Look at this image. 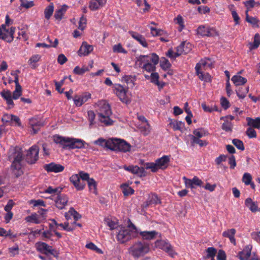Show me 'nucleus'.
<instances>
[{"label":"nucleus","mask_w":260,"mask_h":260,"mask_svg":"<svg viewBox=\"0 0 260 260\" xmlns=\"http://www.w3.org/2000/svg\"><path fill=\"white\" fill-rule=\"evenodd\" d=\"M8 159L12 161L11 169L18 178L23 174L21 161L23 158L22 149L19 147H12L8 153Z\"/></svg>","instance_id":"f257e3e1"},{"label":"nucleus","mask_w":260,"mask_h":260,"mask_svg":"<svg viewBox=\"0 0 260 260\" xmlns=\"http://www.w3.org/2000/svg\"><path fill=\"white\" fill-rule=\"evenodd\" d=\"M53 141L60 145L63 149H81L85 147L87 143L83 140L70 137H64L59 135L53 136Z\"/></svg>","instance_id":"f03ea898"},{"label":"nucleus","mask_w":260,"mask_h":260,"mask_svg":"<svg viewBox=\"0 0 260 260\" xmlns=\"http://www.w3.org/2000/svg\"><path fill=\"white\" fill-rule=\"evenodd\" d=\"M149 249V245L147 243L138 241L129 248L128 252L134 258H138L147 253Z\"/></svg>","instance_id":"7ed1b4c3"},{"label":"nucleus","mask_w":260,"mask_h":260,"mask_svg":"<svg viewBox=\"0 0 260 260\" xmlns=\"http://www.w3.org/2000/svg\"><path fill=\"white\" fill-rule=\"evenodd\" d=\"M116 232V238L117 241L121 244L137 238V232H133L128 228L121 226Z\"/></svg>","instance_id":"20e7f679"},{"label":"nucleus","mask_w":260,"mask_h":260,"mask_svg":"<svg viewBox=\"0 0 260 260\" xmlns=\"http://www.w3.org/2000/svg\"><path fill=\"white\" fill-rule=\"evenodd\" d=\"M170 160L169 156L164 155L161 158L157 159L155 160V163L147 162L146 169H151L152 172H156L158 169H165L167 168Z\"/></svg>","instance_id":"39448f33"},{"label":"nucleus","mask_w":260,"mask_h":260,"mask_svg":"<svg viewBox=\"0 0 260 260\" xmlns=\"http://www.w3.org/2000/svg\"><path fill=\"white\" fill-rule=\"evenodd\" d=\"M113 88L114 90L115 91L116 95L122 103L126 105H128L131 103V100L127 95L128 91L127 88L123 87L120 84H114Z\"/></svg>","instance_id":"423d86ee"},{"label":"nucleus","mask_w":260,"mask_h":260,"mask_svg":"<svg viewBox=\"0 0 260 260\" xmlns=\"http://www.w3.org/2000/svg\"><path fill=\"white\" fill-rule=\"evenodd\" d=\"M111 150L123 152H129L131 150V145L123 140L112 138Z\"/></svg>","instance_id":"0eeeda50"},{"label":"nucleus","mask_w":260,"mask_h":260,"mask_svg":"<svg viewBox=\"0 0 260 260\" xmlns=\"http://www.w3.org/2000/svg\"><path fill=\"white\" fill-rule=\"evenodd\" d=\"M6 25L5 23L0 26V39H2L8 43H11L14 40V34L16 27L12 26L9 30L6 28Z\"/></svg>","instance_id":"6e6552de"},{"label":"nucleus","mask_w":260,"mask_h":260,"mask_svg":"<svg viewBox=\"0 0 260 260\" xmlns=\"http://www.w3.org/2000/svg\"><path fill=\"white\" fill-rule=\"evenodd\" d=\"M197 34L203 37H214L219 34L215 27H211L206 25H201L197 29Z\"/></svg>","instance_id":"1a4fd4ad"},{"label":"nucleus","mask_w":260,"mask_h":260,"mask_svg":"<svg viewBox=\"0 0 260 260\" xmlns=\"http://www.w3.org/2000/svg\"><path fill=\"white\" fill-rule=\"evenodd\" d=\"M39 148L37 145H33L27 151L25 159L29 164H34L39 159Z\"/></svg>","instance_id":"9d476101"},{"label":"nucleus","mask_w":260,"mask_h":260,"mask_svg":"<svg viewBox=\"0 0 260 260\" xmlns=\"http://www.w3.org/2000/svg\"><path fill=\"white\" fill-rule=\"evenodd\" d=\"M155 246L159 248L166 252L168 253L169 256L174 257L177 253L174 251L171 245L164 240H157L155 242Z\"/></svg>","instance_id":"9b49d317"},{"label":"nucleus","mask_w":260,"mask_h":260,"mask_svg":"<svg viewBox=\"0 0 260 260\" xmlns=\"http://www.w3.org/2000/svg\"><path fill=\"white\" fill-rule=\"evenodd\" d=\"M91 98V94L89 92H85L79 95H75L73 98V101L76 106L81 107Z\"/></svg>","instance_id":"f8f14e48"},{"label":"nucleus","mask_w":260,"mask_h":260,"mask_svg":"<svg viewBox=\"0 0 260 260\" xmlns=\"http://www.w3.org/2000/svg\"><path fill=\"white\" fill-rule=\"evenodd\" d=\"M124 169L134 174L137 175L140 177H145L147 175V173L143 167H139L138 166H129L127 167L125 166H124Z\"/></svg>","instance_id":"ddd939ff"},{"label":"nucleus","mask_w":260,"mask_h":260,"mask_svg":"<svg viewBox=\"0 0 260 260\" xmlns=\"http://www.w3.org/2000/svg\"><path fill=\"white\" fill-rule=\"evenodd\" d=\"M43 167L47 172L59 173L63 171L64 169L63 166L54 162L45 164Z\"/></svg>","instance_id":"4468645a"},{"label":"nucleus","mask_w":260,"mask_h":260,"mask_svg":"<svg viewBox=\"0 0 260 260\" xmlns=\"http://www.w3.org/2000/svg\"><path fill=\"white\" fill-rule=\"evenodd\" d=\"M93 50L92 45L88 44L86 42H83L79 50L78 51V55L80 56L88 55Z\"/></svg>","instance_id":"2eb2a0df"},{"label":"nucleus","mask_w":260,"mask_h":260,"mask_svg":"<svg viewBox=\"0 0 260 260\" xmlns=\"http://www.w3.org/2000/svg\"><path fill=\"white\" fill-rule=\"evenodd\" d=\"M252 246L251 245L246 246L243 250L238 252V257L240 260H248L251 253Z\"/></svg>","instance_id":"dca6fc26"},{"label":"nucleus","mask_w":260,"mask_h":260,"mask_svg":"<svg viewBox=\"0 0 260 260\" xmlns=\"http://www.w3.org/2000/svg\"><path fill=\"white\" fill-rule=\"evenodd\" d=\"M68 202V198L65 194L59 193L58 194L57 199L55 201L56 206L59 209H62L67 205Z\"/></svg>","instance_id":"f3484780"},{"label":"nucleus","mask_w":260,"mask_h":260,"mask_svg":"<svg viewBox=\"0 0 260 260\" xmlns=\"http://www.w3.org/2000/svg\"><path fill=\"white\" fill-rule=\"evenodd\" d=\"M129 34L133 38L137 40L143 47H148V43L143 36L133 31H129Z\"/></svg>","instance_id":"a211bd4d"},{"label":"nucleus","mask_w":260,"mask_h":260,"mask_svg":"<svg viewBox=\"0 0 260 260\" xmlns=\"http://www.w3.org/2000/svg\"><path fill=\"white\" fill-rule=\"evenodd\" d=\"M196 74L199 76V79L206 82H210L211 81V76L208 73L204 74L200 71V64L197 63L195 67Z\"/></svg>","instance_id":"6ab92c4d"},{"label":"nucleus","mask_w":260,"mask_h":260,"mask_svg":"<svg viewBox=\"0 0 260 260\" xmlns=\"http://www.w3.org/2000/svg\"><path fill=\"white\" fill-rule=\"evenodd\" d=\"M98 113V117L110 116L112 115L111 107L108 104H104L99 109Z\"/></svg>","instance_id":"aec40b11"},{"label":"nucleus","mask_w":260,"mask_h":260,"mask_svg":"<svg viewBox=\"0 0 260 260\" xmlns=\"http://www.w3.org/2000/svg\"><path fill=\"white\" fill-rule=\"evenodd\" d=\"M113 143L112 139L108 140H105L103 138H100L94 142V144L97 145L101 146L104 148H106L110 150Z\"/></svg>","instance_id":"412c9836"},{"label":"nucleus","mask_w":260,"mask_h":260,"mask_svg":"<svg viewBox=\"0 0 260 260\" xmlns=\"http://www.w3.org/2000/svg\"><path fill=\"white\" fill-rule=\"evenodd\" d=\"M245 205L252 212H260V208L258 207L257 202H253L250 198H248L245 200Z\"/></svg>","instance_id":"4be33fe9"},{"label":"nucleus","mask_w":260,"mask_h":260,"mask_svg":"<svg viewBox=\"0 0 260 260\" xmlns=\"http://www.w3.org/2000/svg\"><path fill=\"white\" fill-rule=\"evenodd\" d=\"M236 232V231L235 229L228 230L222 233V236L223 237L228 238L230 239V242L235 245L236 244V241L235 238Z\"/></svg>","instance_id":"5701e85b"},{"label":"nucleus","mask_w":260,"mask_h":260,"mask_svg":"<svg viewBox=\"0 0 260 260\" xmlns=\"http://www.w3.org/2000/svg\"><path fill=\"white\" fill-rule=\"evenodd\" d=\"M247 121V124L248 126L254 128H260V117H256L255 118H252L251 117H247L246 118Z\"/></svg>","instance_id":"b1692460"},{"label":"nucleus","mask_w":260,"mask_h":260,"mask_svg":"<svg viewBox=\"0 0 260 260\" xmlns=\"http://www.w3.org/2000/svg\"><path fill=\"white\" fill-rule=\"evenodd\" d=\"M37 250L42 253L48 255V252L51 246H49L45 242H38L36 244Z\"/></svg>","instance_id":"393cba45"},{"label":"nucleus","mask_w":260,"mask_h":260,"mask_svg":"<svg viewBox=\"0 0 260 260\" xmlns=\"http://www.w3.org/2000/svg\"><path fill=\"white\" fill-rule=\"evenodd\" d=\"M139 233L144 240H152L154 239L158 234L155 231H139Z\"/></svg>","instance_id":"a878e982"},{"label":"nucleus","mask_w":260,"mask_h":260,"mask_svg":"<svg viewBox=\"0 0 260 260\" xmlns=\"http://www.w3.org/2000/svg\"><path fill=\"white\" fill-rule=\"evenodd\" d=\"M68 7V6L64 4L62 6L61 8L56 10L54 15V17L55 18V19L60 21L62 19L63 16L67 11Z\"/></svg>","instance_id":"bb28decb"},{"label":"nucleus","mask_w":260,"mask_h":260,"mask_svg":"<svg viewBox=\"0 0 260 260\" xmlns=\"http://www.w3.org/2000/svg\"><path fill=\"white\" fill-rule=\"evenodd\" d=\"M1 95L6 101L7 104L8 105L13 107L14 104L13 101L11 92L10 90H4L1 92Z\"/></svg>","instance_id":"cd10ccee"},{"label":"nucleus","mask_w":260,"mask_h":260,"mask_svg":"<svg viewBox=\"0 0 260 260\" xmlns=\"http://www.w3.org/2000/svg\"><path fill=\"white\" fill-rule=\"evenodd\" d=\"M174 131H180L182 132L185 129V123L181 121H174L170 123Z\"/></svg>","instance_id":"c85d7f7f"},{"label":"nucleus","mask_w":260,"mask_h":260,"mask_svg":"<svg viewBox=\"0 0 260 260\" xmlns=\"http://www.w3.org/2000/svg\"><path fill=\"white\" fill-rule=\"evenodd\" d=\"M235 86H240L244 85L247 82V79L240 75H234L231 79Z\"/></svg>","instance_id":"c756f323"},{"label":"nucleus","mask_w":260,"mask_h":260,"mask_svg":"<svg viewBox=\"0 0 260 260\" xmlns=\"http://www.w3.org/2000/svg\"><path fill=\"white\" fill-rule=\"evenodd\" d=\"M246 21L251 24L253 27H257L258 28L259 27L258 23L259 22V20L256 18L253 17H250L248 14V10L246 11Z\"/></svg>","instance_id":"7c9ffc66"},{"label":"nucleus","mask_w":260,"mask_h":260,"mask_svg":"<svg viewBox=\"0 0 260 260\" xmlns=\"http://www.w3.org/2000/svg\"><path fill=\"white\" fill-rule=\"evenodd\" d=\"M248 45H249V48L251 50L255 49L259 47L260 45V35L259 34L256 33L255 34L253 42H250Z\"/></svg>","instance_id":"2f4dec72"},{"label":"nucleus","mask_w":260,"mask_h":260,"mask_svg":"<svg viewBox=\"0 0 260 260\" xmlns=\"http://www.w3.org/2000/svg\"><path fill=\"white\" fill-rule=\"evenodd\" d=\"M54 11V5L53 3H50L44 10V13L45 18L47 20L50 19Z\"/></svg>","instance_id":"473e14b6"},{"label":"nucleus","mask_w":260,"mask_h":260,"mask_svg":"<svg viewBox=\"0 0 260 260\" xmlns=\"http://www.w3.org/2000/svg\"><path fill=\"white\" fill-rule=\"evenodd\" d=\"M193 135H191L190 136H194V137H197L198 138V139H200L203 136H207L208 135V133L203 128H200L194 129L193 131Z\"/></svg>","instance_id":"72a5a7b5"},{"label":"nucleus","mask_w":260,"mask_h":260,"mask_svg":"<svg viewBox=\"0 0 260 260\" xmlns=\"http://www.w3.org/2000/svg\"><path fill=\"white\" fill-rule=\"evenodd\" d=\"M248 91L249 87H241L236 90V92L239 99H243Z\"/></svg>","instance_id":"f704fd0d"},{"label":"nucleus","mask_w":260,"mask_h":260,"mask_svg":"<svg viewBox=\"0 0 260 260\" xmlns=\"http://www.w3.org/2000/svg\"><path fill=\"white\" fill-rule=\"evenodd\" d=\"M151 57L150 58V60L153 63V64L151 63V68L152 70V72L153 73L156 70V65L159 62V56L155 53H152L151 54Z\"/></svg>","instance_id":"c9c22d12"},{"label":"nucleus","mask_w":260,"mask_h":260,"mask_svg":"<svg viewBox=\"0 0 260 260\" xmlns=\"http://www.w3.org/2000/svg\"><path fill=\"white\" fill-rule=\"evenodd\" d=\"M121 188L122 189V192L124 196H128L134 193L135 190L134 189L126 184H122Z\"/></svg>","instance_id":"e433bc0d"},{"label":"nucleus","mask_w":260,"mask_h":260,"mask_svg":"<svg viewBox=\"0 0 260 260\" xmlns=\"http://www.w3.org/2000/svg\"><path fill=\"white\" fill-rule=\"evenodd\" d=\"M192 144H198L200 147L206 146L208 142L205 140H202L194 136H190Z\"/></svg>","instance_id":"4c0bfd02"},{"label":"nucleus","mask_w":260,"mask_h":260,"mask_svg":"<svg viewBox=\"0 0 260 260\" xmlns=\"http://www.w3.org/2000/svg\"><path fill=\"white\" fill-rule=\"evenodd\" d=\"M160 67L164 71H166L171 67V64L169 60L164 57H162L160 60Z\"/></svg>","instance_id":"58836bf2"},{"label":"nucleus","mask_w":260,"mask_h":260,"mask_svg":"<svg viewBox=\"0 0 260 260\" xmlns=\"http://www.w3.org/2000/svg\"><path fill=\"white\" fill-rule=\"evenodd\" d=\"M190 46L191 45L189 43L186 44L185 42H182L178 47H181L180 51H181V52L180 53L181 54H186L190 51Z\"/></svg>","instance_id":"ea45409f"},{"label":"nucleus","mask_w":260,"mask_h":260,"mask_svg":"<svg viewBox=\"0 0 260 260\" xmlns=\"http://www.w3.org/2000/svg\"><path fill=\"white\" fill-rule=\"evenodd\" d=\"M58 44V39L55 38L53 41V43L52 44H47L46 43H38L36 45V47H45V48H51V47H54L56 48Z\"/></svg>","instance_id":"a19ab883"},{"label":"nucleus","mask_w":260,"mask_h":260,"mask_svg":"<svg viewBox=\"0 0 260 260\" xmlns=\"http://www.w3.org/2000/svg\"><path fill=\"white\" fill-rule=\"evenodd\" d=\"M122 80H123L125 83L127 84H129L131 88H133L135 85V77H133L132 76H124L122 78Z\"/></svg>","instance_id":"79ce46f5"},{"label":"nucleus","mask_w":260,"mask_h":260,"mask_svg":"<svg viewBox=\"0 0 260 260\" xmlns=\"http://www.w3.org/2000/svg\"><path fill=\"white\" fill-rule=\"evenodd\" d=\"M89 190L93 193L96 194V182L93 178H91L87 182Z\"/></svg>","instance_id":"37998d69"},{"label":"nucleus","mask_w":260,"mask_h":260,"mask_svg":"<svg viewBox=\"0 0 260 260\" xmlns=\"http://www.w3.org/2000/svg\"><path fill=\"white\" fill-rule=\"evenodd\" d=\"M206 251L207 254L205 257V258H210L211 257H215L217 252V249L213 247H208Z\"/></svg>","instance_id":"c03bdc74"},{"label":"nucleus","mask_w":260,"mask_h":260,"mask_svg":"<svg viewBox=\"0 0 260 260\" xmlns=\"http://www.w3.org/2000/svg\"><path fill=\"white\" fill-rule=\"evenodd\" d=\"M106 224L110 228L111 230L116 229L118 230L121 226L117 225V223L110 220L109 218L105 219V220Z\"/></svg>","instance_id":"a18cd8bd"},{"label":"nucleus","mask_w":260,"mask_h":260,"mask_svg":"<svg viewBox=\"0 0 260 260\" xmlns=\"http://www.w3.org/2000/svg\"><path fill=\"white\" fill-rule=\"evenodd\" d=\"M98 117L99 120L104 123L106 126L111 125L114 122V121L110 118V116H101Z\"/></svg>","instance_id":"49530a36"},{"label":"nucleus","mask_w":260,"mask_h":260,"mask_svg":"<svg viewBox=\"0 0 260 260\" xmlns=\"http://www.w3.org/2000/svg\"><path fill=\"white\" fill-rule=\"evenodd\" d=\"M25 220L27 222H33L36 224H39L41 222L40 220L38 219L36 213L32 214L31 215L27 216L25 218Z\"/></svg>","instance_id":"de8ad7c7"},{"label":"nucleus","mask_w":260,"mask_h":260,"mask_svg":"<svg viewBox=\"0 0 260 260\" xmlns=\"http://www.w3.org/2000/svg\"><path fill=\"white\" fill-rule=\"evenodd\" d=\"M41 58L40 55L37 54L32 56L28 60V62L29 64L31 66V68L32 69H35L36 68V65L35 64L36 62H38Z\"/></svg>","instance_id":"09e8293b"},{"label":"nucleus","mask_w":260,"mask_h":260,"mask_svg":"<svg viewBox=\"0 0 260 260\" xmlns=\"http://www.w3.org/2000/svg\"><path fill=\"white\" fill-rule=\"evenodd\" d=\"M232 143L240 150L243 151L245 149L243 143L240 140L234 139L232 140Z\"/></svg>","instance_id":"8fccbe9b"},{"label":"nucleus","mask_w":260,"mask_h":260,"mask_svg":"<svg viewBox=\"0 0 260 260\" xmlns=\"http://www.w3.org/2000/svg\"><path fill=\"white\" fill-rule=\"evenodd\" d=\"M221 128L225 132H232V124L231 122L229 121L228 120H225L222 123Z\"/></svg>","instance_id":"3c124183"},{"label":"nucleus","mask_w":260,"mask_h":260,"mask_svg":"<svg viewBox=\"0 0 260 260\" xmlns=\"http://www.w3.org/2000/svg\"><path fill=\"white\" fill-rule=\"evenodd\" d=\"M149 55H141L137 58V62H139L140 67H142L143 63H146V60H149Z\"/></svg>","instance_id":"603ef678"},{"label":"nucleus","mask_w":260,"mask_h":260,"mask_svg":"<svg viewBox=\"0 0 260 260\" xmlns=\"http://www.w3.org/2000/svg\"><path fill=\"white\" fill-rule=\"evenodd\" d=\"M245 133H246V135L250 139L255 138L257 136L256 132L254 129V128L251 127L250 126H249V127L247 128Z\"/></svg>","instance_id":"864d4df0"},{"label":"nucleus","mask_w":260,"mask_h":260,"mask_svg":"<svg viewBox=\"0 0 260 260\" xmlns=\"http://www.w3.org/2000/svg\"><path fill=\"white\" fill-rule=\"evenodd\" d=\"M61 188H53L51 186H49L44 191L45 193H47L49 194H52L56 193L58 195V193H60L61 191Z\"/></svg>","instance_id":"5fc2aeb1"},{"label":"nucleus","mask_w":260,"mask_h":260,"mask_svg":"<svg viewBox=\"0 0 260 260\" xmlns=\"http://www.w3.org/2000/svg\"><path fill=\"white\" fill-rule=\"evenodd\" d=\"M38 118H31L29 119V124L32 128L33 133L34 134H37L39 131V128H36V122Z\"/></svg>","instance_id":"6e6d98bb"},{"label":"nucleus","mask_w":260,"mask_h":260,"mask_svg":"<svg viewBox=\"0 0 260 260\" xmlns=\"http://www.w3.org/2000/svg\"><path fill=\"white\" fill-rule=\"evenodd\" d=\"M98 0H91L89 2V8L91 11H95L99 9L100 5H99Z\"/></svg>","instance_id":"4d7b16f0"},{"label":"nucleus","mask_w":260,"mask_h":260,"mask_svg":"<svg viewBox=\"0 0 260 260\" xmlns=\"http://www.w3.org/2000/svg\"><path fill=\"white\" fill-rule=\"evenodd\" d=\"M150 81L151 83L154 84H158L159 82V76L158 73L153 72L150 75Z\"/></svg>","instance_id":"13d9d810"},{"label":"nucleus","mask_w":260,"mask_h":260,"mask_svg":"<svg viewBox=\"0 0 260 260\" xmlns=\"http://www.w3.org/2000/svg\"><path fill=\"white\" fill-rule=\"evenodd\" d=\"M113 51L114 52L123 53L124 54L127 53V51L122 47V45L120 44L113 46Z\"/></svg>","instance_id":"bf43d9fd"},{"label":"nucleus","mask_w":260,"mask_h":260,"mask_svg":"<svg viewBox=\"0 0 260 260\" xmlns=\"http://www.w3.org/2000/svg\"><path fill=\"white\" fill-rule=\"evenodd\" d=\"M251 180L252 177L249 173H245L244 174L242 180L245 185H248L250 184Z\"/></svg>","instance_id":"052dcab7"},{"label":"nucleus","mask_w":260,"mask_h":260,"mask_svg":"<svg viewBox=\"0 0 260 260\" xmlns=\"http://www.w3.org/2000/svg\"><path fill=\"white\" fill-rule=\"evenodd\" d=\"M86 247L90 249L91 250H93L99 253H103L102 250L99 248L94 243L92 242H90L86 245Z\"/></svg>","instance_id":"680f3d73"},{"label":"nucleus","mask_w":260,"mask_h":260,"mask_svg":"<svg viewBox=\"0 0 260 260\" xmlns=\"http://www.w3.org/2000/svg\"><path fill=\"white\" fill-rule=\"evenodd\" d=\"M86 23V18L84 17V15H82L80 19L78 28L81 30H83L85 28Z\"/></svg>","instance_id":"e2e57ef3"},{"label":"nucleus","mask_w":260,"mask_h":260,"mask_svg":"<svg viewBox=\"0 0 260 260\" xmlns=\"http://www.w3.org/2000/svg\"><path fill=\"white\" fill-rule=\"evenodd\" d=\"M21 2V6L26 9L32 7L34 6L33 1H27L26 0H20Z\"/></svg>","instance_id":"0e129e2a"},{"label":"nucleus","mask_w":260,"mask_h":260,"mask_svg":"<svg viewBox=\"0 0 260 260\" xmlns=\"http://www.w3.org/2000/svg\"><path fill=\"white\" fill-rule=\"evenodd\" d=\"M150 200V202L152 204H160L161 201L160 199L158 198V196L155 193H152L151 196H150L149 198Z\"/></svg>","instance_id":"69168bd1"},{"label":"nucleus","mask_w":260,"mask_h":260,"mask_svg":"<svg viewBox=\"0 0 260 260\" xmlns=\"http://www.w3.org/2000/svg\"><path fill=\"white\" fill-rule=\"evenodd\" d=\"M22 94V87H16L15 90L13 92L12 99L14 100L18 99Z\"/></svg>","instance_id":"338daca9"},{"label":"nucleus","mask_w":260,"mask_h":260,"mask_svg":"<svg viewBox=\"0 0 260 260\" xmlns=\"http://www.w3.org/2000/svg\"><path fill=\"white\" fill-rule=\"evenodd\" d=\"M151 33L153 36H159L163 35L164 31L153 27H150Z\"/></svg>","instance_id":"774afa93"}]
</instances>
